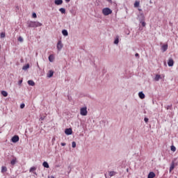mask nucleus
Listing matches in <instances>:
<instances>
[{"label":"nucleus","mask_w":178,"mask_h":178,"mask_svg":"<svg viewBox=\"0 0 178 178\" xmlns=\"http://www.w3.org/2000/svg\"><path fill=\"white\" fill-rule=\"evenodd\" d=\"M161 51L162 52H166V51H168V44H163L161 46Z\"/></svg>","instance_id":"nucleus-10"},{"label":"nucleus","mask_w":178,"mask_h":178,"mask_svg":"<svg viewBox=\"0 0 178 178\" xmlns=\"http://www.w3.org/2000/svg\"><path fill=\"white\" fill-rule=\"evenodd\" d=\"M32 17H33L34 19H35V17H37V14L35 13H33L32 14Z\"/></svg>","instance_id":"nucleus-34"},{"label":"nucleus","mask_w":178,"mask_h":178,"mask_svg":"<svg viewBox=\"0 0 178 178\" xmlns=\"http://www.w3.org/2000/svg\"><path fill=\"white\" fill-rule=\"evenodd\" d=\"M138 10H139L140 12H141L142 10H141V8H139Z\"/></svg>","instance_id":"nucleus-47"},{"label":"nucleus","mask_w":178,"mask_h":178,"mask_svg":"<svg viewBox=\"0 0 178 178\" xmlns=\"http://www.w3.org/2000/svg\"><path fill=\"white\" fill-rule=\"evenodd\" d=\"M140 6V1H136L134 3V8H138Z\"/></svg>","instance_id":"nucleus-26"},{"label":"nucleus","mask_w":178,"mask_h":178,"mask_svg":"<svg viewBox=\"0 0 178 178\" xmlns=\"http://www.w3.org/2000/svg\"><path fill=\"white\" fill-rule=\"evenodd\" d=\"M62 48H63V44H62V40H58V42L57 43L58 51H61Z\"/></svg>","instance_id":"nucleus-4"},{"label":"nucleus","mask_w":178,"mask_h":178,"mask_svg":"<svg viewBox=\"0 0 178 178\" xmlns=\"http://www.w3.org/2000/svg\"><path fill=\"white\" fill-rule=\"evenodd\" d=\"M33 175H35L37 176V172H33Z\"/></svg>","instance_id":"nucleus-44"},{"label":"nucleus","mask_w":178,"mask_h":178,"mask_svg":"<svg viewBox=\"0 0 178 178\" xmlns=\"http://www.w3.org/2000/svg\"><path fill=\"white\" fill-rule=\"evenodd\" d=\"M155 177V172H150L147 176V178H154Z\"/></svg>","instance_id":"nucleus-13"},{"label":"nucleus","mask_w":178,"mask_h":178,"mask_svg":"<svg viewBox=\"0 0 178 178\" xmlns=\"http://www.w3.org/2000/svg\"><path fill=\"white\" fill-rule=\"evenodd\" d=\"M54 3L59 6V5H62V3H63V0H55Z\"/></svg>","instance_id":"nucleus-9"},{"label":"nucleus","mask_w":178,"mask_h":178,"mask_svg":"<svg viewBox=\"0 0 178 178\" xmlns=\"http://www.w3.org/2000/svg\"><path fill=\"white\" fill-rule=\"evenodd\" d=\"M114 44H115V45H118V44H119V38H118V37H117V38L115 39V40H114Z\"/></svg>","instance_id":"nucleus-27"},{"label":"nucleus","mask_w":178,"mask_h":178,"mask_svg":"<svg viewBox=\"0 0 178 178\" xmlns=\"http://www.w3.org/2000/svg\"><path fill=\"white\" fill-rule=\"evenodd\" d=\"M171 151H172V152H176V147H175V145L171 146Z\"/></svg>","instance_id":"nucleus-29"},{"label":"nucleus","mask_w":178,"mask_h":178,"mask_svg":"<svg viewBox=\"0 0 178 178\" xmlns=\"http://www.w3.org/2000/svg\"><path fill=\"white\" fill-rule=\"evenodd\" d=\"M161 77L159 74H156V76L154 77V81H159V79H161Z\"/></svg>","instance_id":"nucleus-19"},{"label":"nucleus","mask_w":178,"mask_h":178,"mask_svg":"<svg viewBox=\"0 0 178 178\" xmlns=\"http://www.w3.org/2000/svg\"><path fill=\"white\" fill-rule=\"evenodd\" d=\"M108 2H109L110 3H112V0H107Z\"/></svg>","instance_id":"nucleus-42"},{"label":"nucleus","mask_w":178,"mask_h":178,"mask_svg":"<svg viewBox=\"0 0 178 178\" xmlns=\"http://www.w3.org/2000/svg\"><path fill=\"white\" fill-rule=\"evenodd\" d=\"M30 68V64H26V65H24L22 67V70H27V69Z\"/></svg>","instance_id":"nucleus-21"},{"label":"nucleus","mask_w":178,"mask_h":178,"mask_svg":"<svg viewBox=\"0 0 178 178\" xmlns=\"http://www.w3.org/2000/svg\"><path fill=\"white\" fill-rule=\"evenodd\" d=\"M18 41H19V42H23V38L22 36H19L18 38Z\"/></svg>","instance_id":"nucleus-32"},{"label":"nucleus","mask_w":178,"mask_h":178,"mask_svg":"<svg viewBox=\"0 0 178 178\" xmlns=\"http://www.w3.org/2000/svg\"><path fill=\"white\" fill-rule=\"evenodd\" d=\"M72 148H76V142L73 141L72 143Z\"/></svg>","instance_id":"nucleus-33"},{"label":"nucleus","mask_w":178,"mask_h":178,"mask_svg":"<svg viewBox=\"0 0 178 178\" xmlns=\"http://www.w3.org/2000/svg\"><path fill=\"white\" fill-rule=\"evenodd\" d=\"M138 96H139V98H140V99H144V98H145V95L143 92H140L138 93Z\"/></svg>","instance_id":"nucleus-12"},{"label":"nucleus","mask_w":178,"mask_h":178,"mask_svg":"<svg viewBox=\"0 0 178 178\" xmlns=\"http://www.w3.org/2000/svg\"><path fill=\"white\" fill-rule=\"evenodd\" d=\"M35 170H37V168L36 167H31L29 170V172H34Z\"/></svg>","instance_id":"nucleus-28"},{"label":"nucleus","mask_w":178,"mask_h":178,"mask_svg":"<svg viewBox=\"0 0 178 178\" xmlns=\"http://www.w3.org/2000/svg\"><path fill=\"white\" fill-rule=\"evenodd\" d=\"M51 178H55V177H54V176H51Z\"/></svg>","instance_id":"nucleus-48"},{"label":"nucleus","mask_w":178,"mask_h":178,"mask_svg":"<svg viewBox=\"0 0 178 178\" xmlns=\"http://www.w3.org/2000/svg\"><path fill=\"white\" fill-rule=\"evenodd\" d=\"M60 145H62V147H65V145H66V143H61Z\"/></svg>","instance_id":"nucleus-38"},{"label":"nucleus","mask_w":178,"mask_h":178,"mask_svg":"<svg viewBox=\"0 0 178 178\" xmlns=\"http://www.w3.org/2000/svg\"><path fill=\"white\" fill-rule=\"evenodd\" d=\"M28 84L29 86H31L32 87H34L35 86V83L33 80L28 81Z\"/></svg>","instance_id":"nucleus-14"},{"label":"nucleus","mask_w":178,"mask_h":178,"mask_svg":"<svg viewBox=\"0 0 178 178\" xmlns=\"http://www.w3.org/2000/svg\"><path fill=\"white\" fill-rule=\"evenodd\" d=\"M65 133L67 136H72L73 131L71 128L65 129Z\"/></svg>","instance_id":"nucleus-5"},{"label":"nucleus","mask_w":178,"mask_h":178,"mask_svg":"<svg viewBox=\"0 0 178 178\" xmlns=\"http://www.w3.org/2000/svg\"><path fill=\"white\" fill-rule=\"evenodd\" d=\"M172 162H175V166L178 165V156L172 161Z\"/></svg>","instance_id":"nucleus-24"},{"label":"nucleus","mask_w":178,"mask_h":178,"mask_svg":"<svg viewBox=\"0 0 178 178\" xmlns=\"http://www.w3.org/2000/svg\"><path fill=\"white\" fill-rule=\"evenodd\" d=\"M148 120H149L148 118H144V121H145V123H148Z\"/></svg>","instance_id":"nucleus-37"},{"label":"nucleus","mask_w":178,"mask_h":178,"mask_svg":"<svg viewBox=\"0 0 178 178\" xmlns=\"http://www.w3.org/2000/svg\"><path fill=\"white\" fill-rule=\"evenodd\" d=\"M175 166H176V164L175 163V161H172L170 167V172L175 169Z\"/></svg>","instance_id":"nucleus-11"},{"label":"nucleus","mask_w":178,"mask_h":178,"mask_svg":"<svg viewBox=\"0 0 178 178\" xmlns=\"http://www.w3.org/2000/svg\"><path fill=\"white\" fill-rule=\"evenodd\" d=\"M67 98H68L69 101H72V97L68 96Z\"/></svg>","instance_id":"nucleus-40"},{"label":"nucleus","mask_w":178,"mask_h":178,"mask_svg":"<svg viewBox=\"0 0 178 178\" xmlns=\"http://www.w3.org/2000/svg\"><path fill=\"white\" fill-rule=\"evenodd\" d=\"M40 119H41L42 120H44V118H42V117H41Z\"/></svg>","instance_id":"nucleus-46"},{"label":"nucleus","mask_w":178,"mask_h":178,"mask_svg":"<svg viewBox=\"0 0 178 178\" xmlns=\"http://www.w3.org/2000/svg\"><path fill=\"white\" fill-rule=\"evenodd\" d=\"M140 22L141 23L143 27H145V26H146V24H147L145 23V22L141 20Z\"/></svg>","instance_id":"nucleus-30"},{"label":"nucleus","mask_w":178,"mask_h":178,"mask_svg":"<svg viewBox=\"0 0 178 178\" xmlns=\"http://www.w3.org/2000/svg\"><path fill=\"white\" fill-rule=\"evenodd\" d=\"M59 12L63 15H65L66 13V9L65 8H61L59 9Z\"/></svg>","instance_id":"nucleus-18"},{"label":"nucleus","mask_w":178,"mask_h":178,"mask_svg":"<svg viewBox=\"0 0 178 178\" xmlns=\"http://www.w3.org/2000/svg\"><path fill=\"white\" fill-rule=\"evenodd\" d=\"M70 0H65V2L69 3Z\"/></svg>","instance_id":"nucleus-45"},{"label":"nucleus","mask_w":178,"mask_h":178,"mask_svg":"<svg viewBox=\"0 0 178 178\" xmlns=\"http://www.w3.org/2000/svg\"><path fill=\"white\" fill-rule=\"evenodd\" d=\"M8 172V168L6 166H2L1 167V173H5Z\"/></svg>","instance_id":"nucleus-17"},{"label":"nucleus","mask_w":178,"mask_h":178,"mask_svg":"<svg viewBox=\"0 0 178 178\" xmlns=\"http://www.w3.org/2000/svg\"><path fill=\"white\" fill-rule=\"evenodd\" d=\"M135 56H136V57L140 56V54H138V53H136V54H135Z\"/></svg>","instance_id":"nucleus-41"},{"label":"nucleus","mask_w":178,"mask_h":178,"mask_svg":"<svg viewBox=\"0 0 178 178\" xmlns=\"http://www.w3.org/2000/svg\"><path fill=\"white\" fill-rule=\"evenodd\" d=\"M19 140V136L15 135L12 138L11 141L12 143H17Z\"/></svg>","instance_id":"nucleus-6"},{"label":"nucleus","mask_w":178,"mask_h":178,"mask_svg":"<svg viewBox=\"0 0 178 178\" xmlns=\"http://www.w3.org/2000/svg\"><path fill=\"white\" fill-rule=\"evenodd\" d=\"M173 65H175V61L173 60V58H169L168 61V65L170 67H172V66H173Z\"/></svg>","instance_id":"nucleus-7"},{"label":"nucleus","mask_w":178,"mask_h":178,"mask_svg":"<svg viewBox=\"0 0 178 178\" xmlns=\"http://www.w3.org/2000/svg\"><path fill=\"white\" fill-rule=\"evenodd\" d=\"M102 13L104 16H109V15L112 14V10L109 8H103Z\"/></svg>","instance_id":"nucleus-2"},{"label":"nucleus","mask_w":178,"mask_h":178,"mask_svg":"<svg viewBox=\"0 0 178 178\" xmlns=\"http://www.w3.org/2000/svg\"><path fill=\"white\" fill-rule=\"evenodd\" d=\"M140 16L142 17V19H144V13H140Z\"/></svg>","instance_id":"nucleus-39"},{"label":"nucleus","mask_w":178,"mask_h":178,"mask_svg":"<svg viewBox=\"0 0 178 178\" xmlns=\"http://www.w3.org/2000/svg\"><path fill=\"white\" fill-rule=\"evenodd\" d=\"M108 175H109L110 177H112V176H115V175H116V172L111 171V172H109Z\"/></svg>","instance_id":"nucleus-23"},{"label":"nucleus","mask_w":178,"mask_h":178,"mask_svg":"<svg viewBox=\"0 0 178 178\" xmlns=\"http://www.w3.org/2000/svg\"><path fill=\"white\" fill-rule=\"evenodd\" d=\"M44 168H46L47 169H48L49 168V164H48V162L47 161H44L42 163Z\"/></svg>","instance_id":"nucleus-20"},{"label":"nucleus","mask_w":178,"mask_h":178,"mask_svg":"<svg viewBox=\"0 0 178 178\" xmlns=\"http://www.w3.org/2000/svg\"><path fill=\"white\" fill-rule=\"evenodd\" d=\"M62 34H63V35H65V37L69 35V33L67 32V30H66V29H63L62 31Z\"/></svg>","instance_id":"nucleus-16"},{"label":"nucleus","mask_w":178,"mask_h":178,"mask_svg":"<svg viewBox=\"0 0 178 178\" xmlns=\"http://www.w3.org/2000/svg\"><path fill=\"white\" fill-rule=\"evenodd\" d=\"M87 107H82L80 109V115H81V116H87Z\"/></svg>","instance_id":"nucleus-3"},{"label":"nucleus","mask_w":178,"mask_h":178,"mask_svg":"<svg viewBox=\"0 0 178 178\" xmlns=\"http://www.w3.org/2000/svg\"><path fill=\"white\" fill-rule=\"evenodd\" d=\"M1 95H3V97H8V92H6L5 90H2Z\"/></svg>","instance_id":"nucleus-22"},{"label":"nucleus","mask_w":178,"mask_h":178,"mask_svg":"<svg viewBox=\"0 0 178 178\" xmlns=\"http://www.w3.org/2000/svg\"><path fill=\"white\" fill-rule=\"evenodd\" d=\"M16 162H17V159H16V157H13V159L10 161L12 166H15V165H16Z\"/></svg>","instance_id":"nucleus-8"},{"label":"nucleus","mask_w":178,"mask_h":178,"mask_svg":"<svg viewBox=\"0 0 178 178\" xmlns=\"http://www.w3.org/2000/svg\"><path fill=\"white\" fill-rule=\"evenodd\" d=\"M26 24H27V27L31 29L41 27V26H42V24H41L40 22H34V21H28Z\"/></svg>","instance_id":"nucleus-1"},{"label":"nucleus","mask_w":178,"mask_h":178,"mask_svg":"<svg viewBox=\"0 0 178 178\" xmlns=\"http://www.w3.org/2000/svg\"><path fill=\"white\" fill-rule=\"evenodd\" d=\"M5 37H6L5 33L2 32V33L0 34V38H5Z\"/></svg>","instance_id":"nucleus-31"},{"label":"nucleus","mask_w":178,"mask_h":178,"mask_svg":"<svg viewBox=\"0 0 178 178\" xmlns=\"http://www.w3.org/2000/svg\"><path fill=\"white\" fill-rule=\"evenodd\" d=\"M26 106V104H22L21 105H20V108H21V109H24V108Z\"/></svg>","instance_id":"nucleus-36"},{"label":"nucleus","mask_w":178,"mask_h":178,"mask_svg":"<svg viewBox=\"0 0 178 178\" xmlns=\"http://www.w3.org/2000/svg\"><path fill=\"white\" fill-rule=\"evenodd\" d=\"M170 108V106H168L167 110H169Z\"/></svg>","instance_id":"nucleus-43"},{"label":"nucleus","mask_w":178,"mask_h":178,"mask_svg":"<svg viewBox=\"0 0 178 178\" xmlns=\"http://www.w3.org/2000/svg\"><path fill=\"white\" fill-rule=\"evenodd\" d=\"M54 55H50V56H49V62H54Z\"/></svg>","instance_id":"nucleus-25"},{"label":"nucleus","mask_w":178,"mask_h":178,"mask_svg":"<svg viewBox=\"0 0 178 178\" xmlns=\"http://www.w3.org/2000/svg\"><path fill=\"white\" fill-rule=\"evenodd\" d=\"M22 83H23V79H21L18 81V86H22Z\"/></svg>","instance_id":"nucleus-35"},{"label":"nucleus","mask_w":178,"mask_h":178,"mask_svg":"<svg viewBox=\"0 0 178 178\" xmlns=\"http://www.w3.org/2000/svg\"><path fill=\"white\" fill-rule=\"evenodd\" d=\"M53 76H54V71L49 70V73L47 74V77H49V79H51V77H52Z\"/></svg>","instance_id":"nucleus-15"}]
</instances>
